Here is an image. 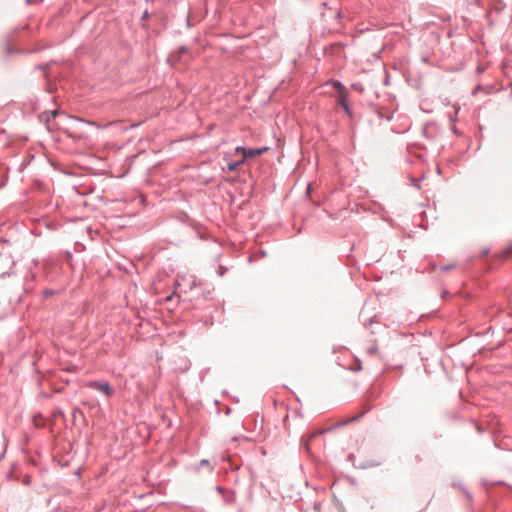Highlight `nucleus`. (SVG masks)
<instances>
[{
  "instance_id": "1",
  "label": "nucleus",
  "mask_w": 512,
  "mask_h": 512,
  "mask_svg": "<svg viewBox=\"0 0 512 512\" xmlns=\"http://www.w3.org/2000/svg\"><path fill=\"white\" fill-rule=\"evenodd\" d=\"M87 386L91 389L98 390L99 392L103 393L107 397H112L114 394V389L112 386L109 385L107 382H98V381H91L87 383Z\"/></svg>"
},
{
  "instance_id": "2",
  "label": "nucleus",
  "mask_w": 512,
  "mask_h": 512,
  "mask_svg": "<svg viewBox=\"0 0 512 512\" xmlns=\"http://www.w3.org/2000/svg\"><path fill=\"white\" fill-rule=\"evenodd\" d=\"M268 150H269L268 147H262V148H258V149H246L244 147H237L236 148V152L242 154V156H243L242 160L243 161L247 157L251 158V157L262 155L263 153L267 152Z\"/></svg>"
},
{
  "instance_id": "3",
  "label": "nucleus",
  "mask_w": 512,
  "mask_h": 512,
  "mask_svg": "<svg viewBox=\"0 0 512 512\" xmlns=\"http://www.w3.org/2000/svg\"><path fill=\"white\" fill-rule=\"evenodd\" d=\"M338 104L345 110L347 114H350V107L348 105V95L347 92L339 93L337 96Z\"/></svg>"
},
{
  "instance_id": "4",
  "label": "nucleus",
  "mask_w": 512,
  "mask_h": 512,
  "mask_svg": "<svg viewBox=\"0 0 512 512\" xmlns=\"http://www.w3.org/2000/svg\"><path fill=\"white\" fill-rule=\"evenodd\" d=\"M325 432V430H317L309 434L303 439V444L306 449V451L310 450V444L311 442L319 435H322Z\"/></svg>"
},
{
  "instance_id": "5",
  "label": "nucleus",
  "mask_w": 512,
  "mask_h": 512,
  "mask_svg": "<svg viewBox=\"0 0 512 512\" xmlns=\"http://www.w3.org/2000/svg\"><path fill=\"white\" fill-rule=\"evenodd\" d=\"M333 86L338 90L339 93L347 92L345 87L339 81H334Z\"/></svg>"
},
{
  "instance_id": "6",
  "label": "nucleus",
  "mask_w": 512,
  "mask_h": 512,
  "mask_svg": "<svg viewBox=\"0 0 512 512\" xmlns=\"http://www.w3.org/2000/svg\"><path fill=\"white\" fill-rule=\"evenodd\" d=\"M241 163H243V160H241V161H239V162H235V163H229V164H228V167H227V168H228V171H229V172L234 171V170L238 167V165H239V164H241Z\"/></svg>"
},
{
  "instance_id": "7",
  "label": "nucleus",
  "mask_w": 512,
  "mask_h": 512,
  "mask_svg": "<svg viewBox=\"0 0 512 512\" xmlns=\"http://www.w3.org/2000/svg\"><path fill=\"white\" fill-rule=\"evenodd\" d=\"M362 414L358 415V416H355V417H352V418H347L346 420L343 421V425H347L348 423L350 422H353L355 420H357L359 417H361Z\"/></svg>"
},
{
  "instance_id": "8",
  "label": "nucleus",
  "mask_w": 512,
  "mask_h": 512,
  "mask_svg": "<svg viewBox=\"0 0 512 512\" xmlns=\"http://www.w3.org/2000/svg\"><path fill=\"white\" fill-rule=\"evenodd\" d=\"M354 371H359L361 370V364L360 362L357 360L356 361V364H355V367L352 368Z\"/></svg>"
},
{
  "instance_id": "9",
  "label": "nucleus",
  "mask_w": 512,
  "mask_h": 512,
  "mask_svg": "<svg viewBox=\"0 0 512 512\" xmlns=\"http://www.w3.org/2000/svg\"><path fill=\"white\" fill-rule=\"evenodd\" d=\"M200 465H201V466H207L208 468H210L209 462H208L207 460H202V461L200 462Z\"/></svg>"
}]
</instances>
